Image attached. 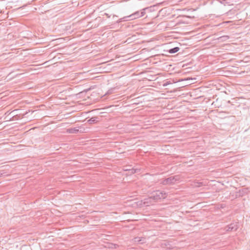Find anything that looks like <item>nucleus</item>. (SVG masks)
<instances>
[{
  "label": "nucleus",
  "mask_w": 250,
  "mask_h": 250,
  "mask_svg": "<svg viewBox=\"0 0 250 250\" xmlns=\"http://www.w3.org/2000/svg\"><path fill=\"white\" fill-rule=\"evenodd\" d=\"M129 21V17L128 16H125L122 18H121L120 19H119L117 21V23H120L121 22H122L123 21Z\"/></svg>",
  "instance_id": "obj_8"
},
{
  "label": "nucleus",
  "mask_w": 250,
  "mask_h": 250,
  "mask_svg": "<svg viewBox=\"0 0 250 250\" xmlns=\"http://www.w3.org/2000/svg\"><path fill=\"white\" fill-rule=\"evenodd\" d=\"M180 180L179 175L171 176L163 180L161 183L163 185H172L175 184L177 181Z\"/></svg>",
  "instance_id": "obj_3"
},
{
  "label": "nucleus",
  "mask_w": 250,
  "mask_h": 250,
  "mask_svg": "<svg viewBox=\"0 0 250 250\" xmlns=\"http://www.w3.org/2000/svg\"><path fill=\"white\" fill-rule=\"evenodd\" d=\"M180 50V48L178 47H174L173 48H171V49H170L168 52L170 53V54H173V53H176L179 50Z\"/></svg>",
  "instance_id": "obj_6"
},
{
  "label": "nucleus",
  "mask_w": 250,
  "mask_h": 250,
  "mask_svg": "<svg viewBox=\"0 0 250 250\" xmlns=\"http://www.w3.org/2000/svg\"><path fill=\"white\" fill-rule=\"evenodd\" d=\"M197 183V185H196V186H197V187H201L203 185V184L202 182H199V183Z\"/></svg>",
  "instance_id": "obj_11"
},
{
  "label": "nucleus",
  "mask_w": 250,
  "mask_h": 250,
  "mask_svg": "<svg viewBox=\"0 0 250 250\" xmlns=\"http://www.w3.org/2000/svg\"><path fill=\"white\" fill-rule=\"evenodd\" d=\"M147 9H148V7L142 9L141 11H136L129 16H128L129 20H133L143 17L146 14V10Z\"/></svg>",
  "instance_id": "obj_2"
},
{
  "label": "nucleus",
  "mask_w": 250,
  "mask_h": 250,
  "mask_svg": "<svg viewBox=\"0 0 250 250\" xmlns=\"http://www.w3.org/2000/svg\"><path fill=\"white\" fill-rule=\"evenodd\" d=\"M67 131L69 133H77L79 132V129L76 127H73L68 128Z\"/></svg>",
  "instance_id": "obj_5"
},
{
  "label": "nucleus",
  "mask_w": 250,
  "mask_h": 250,
  "mask_svg": "<svg viewBox=\"0 0 250 250\" xmlns=\"http://www.w3.org/2000/svg\"><path fill=\"white\" fill-rule=\"evenodd\" d=\"M238 229V226L236 223H231L227 226L225 228L226 231H230L232 230H236Z\"/></svg>",
  "instance_id": "obj_4"
},
{
  "label": "nucleus",
  "mask_w": 250,
  "mask_h": 250,
  "mask_svg": "<svg viewBox=\"0 0 250 250\" xmlns=\"http://www.w3.org/2000/svg\"><path fill=\"white\" fill-rule=\"evenodd\" d=\"M229 39V37L228 36H222V37H221L219 38V40L222 41H226L227 40H228Z\"/></svg>",
  "instance_id": "obj_10"
},
{
  "label": "nucleus",
  "mask_w": 250,
  "mask_h": 250,
  "mask_svg": "<svg viewBox=\"0 0 250 250\" xmlns=\"http://www.w3.org/2000/svg\"><path fill=\"white\" fill-rule=\"evenodd\" d=\"M170 83L169 82H167L166 83L163 84V86H166Z\"/></svg>",
  "instance_id": "obj_12"
},
{
  "label": "nucleus",
  "mask_w": 250,
  "mask_h": 250,
  "mask_svg": "<svg viewBox=\"0 0 250 250\" xmlns=\"http://www.w3.org/2000/svg\"><path fill=\"white\" fill-rule=\"evenodd\" d=\"M105 15L107 17V18H109L110 17V16L108 14L105 13Z\"/></svg>",
  "instance_id": "obj_13"
},
{
  "label": "nucleus",
  "mask_w": 250,
  "mask_h": 250,
  "mask_svg": "<svg viewBox=\"0 0 250 250\" xmlns=\"http://www.w3.org/2000/svg\"><path fill=\"white\" fill-rule=\"evenodd\" d=\"M166 198V192L164 191L156 190L152 193V195L147 199H145L144 204L147 206L152 204L153 202H158Z\"/></svg>",
  "instance_id": "obj_1"
},
{
  "label": "nucleus",
  "mask_w": 250,
  "mask_h": 250,
  "mask_svg": "<svg viewBox=\"0 0 250 250\" xmlns=\"http://www.w3.org/2000/svg\"><path fill=\"white\" fill-rule=\"evenodd\" d=\"M97 118L93 117V118H91V119H89L87 122L89 124H93V123L97 122Z\"/></svg>",
  "instance_id": "obj_9"
},
{
  "label": "nucleus",
  "mask_w": 250,
  "mask_h": 250,
  "mask_svg": "<svg viewBox=\"0 0 250 250\" xmlns=\"http://www.w3.org/2000/svg\"><path fill=\"white\" fill-rule=\"evenodd\" d=\"M126 170H127V169H126ZM128 172L127 174H134L135 173H136V172L139 171L140 169H137V168H132L131 169L128 170Z\"/></svg>",
  "instance_id": "obj_7"
}]
</instances>
